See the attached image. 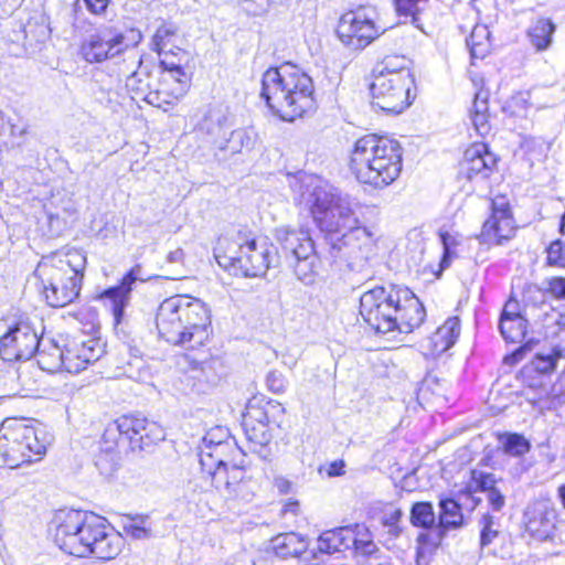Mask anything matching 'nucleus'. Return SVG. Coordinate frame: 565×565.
Here are the masks:
<instances>
[{"mask_svg":"<svg viewBox=\"0 0 565 565\" xmlns=\"http://www.w3.org/2000/svg\"><path fill=\"white\" fill-rule=\"evenodd\" d=\"M161 65L168 72L171 79H173L177 84H179V87L175 89L177 90L175 98H178L179 96H182L186 92L188 82H189L188 75L184 72V70L180 65L168 64L166 62H161Z\"/></svg>","mask_w":565,"mask_h":565,"instance_id":"nucleus-48","label":"nucleus"},{"mask_svg":"<svg viewBox=\"0 0 565 565\" xmlns=\"http://www.w3.org/2000/svg\"><path fill=\"white\" fill-rule=\"evenodd\" d=\"M547 290L558 299H565V277H553L547 281Z\"/></svg>","mask_w":565,"mask_h":565,"instance_id":"nucleus-54","label":"nucleus"},{"mask_svg":"<svg viewBox=\"0 0 565 565\" xmlns=\"http://www.w3.org/2000/svg\"><path fill=\"white\" fill-rule=\"evenodd\" d=\"M480 526V547L484 548L493 543L500 533L499 519L484 513L479 520Z\"/></svg>","mask_w":565,"mask_h":565,"instance_id":"nucleus-38","label":"nucleus"},{"mask_svg":"<svg viewBox=\"0 0 565 565\" xmlns=\"http://www.w3.org/2000/svg\"><path fill=\"white\" fill-rule=\"evenodd\" d=\"M513 318H524L520 303L515 299H509L501 312L500 319H513Z\"/></svg>","mask_w":565,"mask_h":565,"instance_id":"nucleus-55","label":"nucleus"},{"mask_svg":"<svg viewBox=\"0 0 565 565\" xmlns=\"http://www.w3.org/2000/svg\"><path fill=\"white\" fill-rule=\"evenodd\" d=\"M52 29L50 18L43 11L33 12L19 31L13 32L11 41L21 43L26 53L33 54L50 40Z\"/></svg>","mask_w":565,"mask_h":565,"instance_id":"nucleus-19","label":"nucleus"},{"mask_svg":"<svg viewBox=\"0 0 565 565\" xmlns=\"http://www.w3.org/2000/svg\"><path fill=\"white\" fill-rule=\"evenodd\" d=\"M495 163L497 158L488 150L487 145L475 143L465 151L460 173L469 180L478 175L488 178Z\"/></svg>","mask_w":565,"mask_h":565,"instance_id":"nucleus-24","label":"nucleus"},{"mask_svg":"<svg viewBox=\"0 0 565 565\" xmlns=\"http://www.w3.org/2000/svg\"><path fill=\"white\" fill-rule=\"evenodd\" d=\"M142 99L146 100L148 104L156 106L158 108H162L164 110H167L164 105L171 104V102L161 98L160 92H149L143 96Z\"/></svg>","mask_w":565,"mask_h":565,"instance_id":"nucleus-59","label":"nucleus"},{"mask_svg":"<svg viewBox=\"0 0 565 565\" xmlns=\"http://www.w3.org/2000/svg\"><path fill=\"white\" fill-rule=\"evenodd\" d=\"M231 465L214 466L211 469H202V472L210 477L212 486L225 495L230 487Z\"/></svg>","mask_w":565,"mask_h":565,"instance_id":"nucleus-41","label":"nucleus"},{"mask_svg":"<svg viewBox=\"0 0 565 565\" xmlns=\"http://www.w3.org/2000/svg\"><path fill=\"white\" fill-rule=\"evenodd\" d=\"M561 351L553 349L548 354H536L533 360L535 371L542 374L550 373L555 370L557 360L561 358Z\"/></svg>","mask_w":565,"mask_h":565,"instance_id":"nucleus-47","label":"nucleus"},{"mask_svg":"<svg viewBox=\"0 0 565 565\" xmlns=\"http://www.w3.org/2000/svg\"><path fill=\"white\" fill-rule=\"evenodd\" d=\"M340 41L352 50H363L379 36L374 22L361 12L349 11L338 23Z\"/></svg>","mask_w":565,"mask_h":565,"instance_id":"nucleus-18","label":"nucleus"},{"mask_svg":"<svg viewBox=\"0 0 565 565\" xmlns=\"http://www.w3.org/2000/svg\"><path fill=\"white\" fill-rule=\"evenodd\" d=\"M246 2H256L257 8L252 10L253 14H260L265 12L273 3L278 2V0H246Z\"/></svg>","mask_w":565,"mask_h":565,"instance_id":"nucleus-62","label":"nucleus"},{"mask_svg":"<svg viewBox=\"0 0 565 565\" xmlns=\"http://www.w3.org/2000/svg\"><path fill=\"white\" fill-rule=\"evenodd\" d=\"M266 384L273 393L281 394L286 391L287 380L281 372L270 371L266 376Z\"/></svg>","mask_w":565,"mask_h":565,"instance_id":"nucleus-53","label":"nucleus"},{"mask_svg":"<svg viewBox=\"0 0 565 565\" xmlns=\"http://www.w3.org/2000/svg\"><path fill=\"white\" fill-rule=\"evenodd\" d=\"M275 487L280 493L287 494L291 489V482L284 477H278L275 479Z\"/></svg>","mask_w":565,"mask_h":565,"instance_id":"nucleus-63","label":"nucleus"},{"mask_svg":"<svg viewBox=\"0 0 565 565\" xmlns=\"http://www.w3.org/2000/svg\"><path fill=\"white\" fill-rule=\"evenodd\" d=\"M104 348L97 339H88L81 343L73 342L66 348V372L79 373L104 354Z\"/></svg>","mask_w":565,"mask_h":565,"instance_id":"nucleus-25","label":"nucleus"},{"mask_svg":"<svg viewBox=\"0 0 565 565\" xmlns=\"http://www.w3.org/2000/svg\"><path fill=\"white\" fill-rule=\"evenodd\" d=\"M260 97L274 114L292 121L313 107V83L295 65L269 68L263 74Z\"/></svg>","mask_w":565,"mask_h":565,"instance_id":"nucleus-5","label":"nucleus"},{"mask_svg":"<svg viewBox=\"0 0 565 565\" xmlns=\"http://www.w3.org/2000/svg\"><path fill=\"white\" fill-rule=\"evenodd\" d=\"M284 413V408L280 404H273L271 402H267L265 405H259L254 402H249L246 412L243 416V423H265V424H274L275 414Z\"/></svg>","mask_w":565,"mask_h":565,"instance_id":"nucleus-33","label":"nucleus"},{"mask_svg":"<svg viewBox=\"0 0 565 565\" xmlns=\"http://www.w3.org/2000/svg\"><path fill=\"white\" fill-rule=\"evenodd\" d=\"M215 374L210 364L203 363L200 366L191 369L186 375L188 384H191V390L198 394H204L215 383Z\"/></svg>","mask_w":565,"mask_h":565,"instance_id":"nucleus-34","label":"nucleus"},{"mask_svg":"<svg viewBox=\"0 0 565 565\" xmlns=\"http://www.w3.org/2000/svg\"><path fill=\"white\" fill-rule=\"evenodd\" d=\"M356 541L354 526H343L323 532L318 540V551L321 553L333 554L350 550L352 543Z\"/></svg>","mask_w":565,"mask_h":565,"instance_id":"nucleus-27","label":"nucleus"},{"mask_svg":"<svg viewBox=\"0 0 565 565\" xmlns=\"http://www.w3.org/2000/svg\"><path fill=\"white\" fill-rule=\"evenodd\" d=\"M41 344L38 326L30 319H20L0 338V358L3 361H28Z\"/></svg>","mask_w":565,"mask_h":565,"instance_id":"nucleus-15","label":"nucleus"},{"mask_svg":"<svg viewBox=\"0 0 565 565\" xmlns=\"http://www.w3.org/2000/svg\"><path fill=\"white\" fill-rule=\"evenodd\" d=\"M239 454L234 440L230 438L228 430L216 427L209 431L202 440L200 448V465L202 469L214 466L233 465L235 455Z\"/></svg>","mask_w":565,"mask_h":565,"instance_id":"nucleus-17","label":"nucleus"},{"mask_svg":"<svg viewBox=\"0 0 565 565\" xmlns=\"http://www.w3.org/2000/svg\"><path fill=\"white\" fill-rule=\"evenodd\" d=\"M9 125V137L12 147H21L26 141L29 126L26 124H11Z\"/></svg>","mask_w":565,"mask_h":565,"instance_id":"nucleus-52","label":"nucleus"},{"mask_svg":"<svg viewBox=\"0 0 565 565\" xmlns=\"http://www.w3.org/2000/svg\"><path fill=\"white\" fill-rule=\"evenodd\" d=\"M527 320L525 318L500 319L499 330L507 342L521 343L526 334Z\"/></svg>","mask_w":565,"mask_h":565,"instance_id":"nucleus-36","label":"nucleus"},{"mask_svg":"<svg viewBox=\"0 0 565 565\" xmlns=\"http://www.w3.org/2000/svg\"><path fill=\"white\" fill-rule=\"evenodd\" d=\"M429 0H393L396 13L399 18L409 19L411 23L418 26V15L420 14L419 3Z\"/></svg>","mask_w":565,"mask_h":565,"instance_id":"nucleus-42","label":"nucleus"},{"mask_svg":"<svg viewBox=\"0 0 565 565\" xmlns=\"http://www.w3.org/2000/svg\"><path fill=\"white\" fill-rule=\"evenodd\" d=\"M271 547L280 558L297 557L307 550V542L299 534L289 532L274 537Z\"/></svg>","mask_w":565,"mask_h":565,"instance_id":"nucleus-29","label":"nucleus"},{"mask_svg":"<svg viewBox=\"0 0 565 565\" xmlns=\"http://www.w3.org/2000/svg\"><path fill=\"white\" fill-rule=\"evenodd\" d=\"M460 334V321L457 317L448 318L430 338L431 351L441 354L451 348Z\"/></svg>","mask_w":565,"mask_h":565,"instance_id":"nucleus-28","label":"nucleus"},{"mask_svg":"<svg viewBox=\"0 0 565 565\" xmlns=\"http://www.w3.org/2000/svg\"><path fill=\"white\" fill-rule=\"evenodd\" d=\"M140 265H136L124 276L118 286L104 290L99 296L104 305L111 310L116 324H119L122 320L125 308L130 299L132 285L137 280H146L140 276Z\"/></svg>","mask_w":565,"mask_h":565,"instance_id":"nucleus-22","label":"nucleus"},{"mask_svg":"<svg viewBox=\"0 0 565 565\" xmlns=\"http://www.w3.org/2000/svg\"><path fill=\"white\" fill-rule=\"evenodd\" d=\"M349 168L360 183L375 190L385 189L402 172L403 148L395 139L365 135L354 142Z\"/></svg>","mask_w":565,"mask_h":565,"instance_id":"nucleus-4","label":"nucleus"},{"mask_svg":"<svg viewBox=\"0 0 565 565\" xmlns=\"http://www.w3.org/2000/svg\"><path fill=\"white\" fill-rule=\"evenodd\" d=\"M87 10L95 15L105 13L110 0H83Z\"/></svg>","mask_w":565,"mask_h":565,"instance_id":"nucleus-58","label":"nucleus"},{"mask_svg":"<svg viewBox=\"0 0 565 565\" xmlns=\"http://www.w3.org/2000/svg\"><path fill=\"white\" fill-rule=\"evenodd\" d=\"M409 520L413 526L430 530L429 533H434L437 526L433 504L427 501L416 502L412 505Z\"/></svg>","mask_w":565,"mask_h":565,"instance_id":"nucleus-35","label":"nucleus"},{"mask_svg":"<svg viewBox=\"0 0 565 565\" xmlns=\"http://www.w3.org/2000/svg\"><path fill=\"white\" fill-rule=\"evenodd\" d=\"M53 537L65 553L78 557L94 554L113 559L121 551L122 537L110 529L107 520L83 510H60L55 513Z\"/></svg>","mask_w":565,"mask_h":565,"instance_id":"nucleus-1","label":"nucleus"},{"mask_svg":"<svg viewBox=\"0 0 565 565\" xmlns=\"http://www.w3.org/2000/svg\"><path fill=\"white\" fill-rule=\"evenodd\" d=\"M184 259V252L181 248H177L168 254L167 260L171 264H181Z\"/></svg>","mask_w":565,"mask_h":565,"instance_id":"nucleus-64","label":"nucleus"},{"mask_svg":"<svg viewBox=\"0 0 565 565\" xmlns=\"http://www.w3.org/2000/svg\"><path fill=\"white\" fill-rule=\"evenodd\" d=\"M42 430L22 419H7L0 428V466L14 469L39 461L46 452L47 440Z\"/></svg>","mask_w":565,"mask_h":565,"instance_id":"nucleus-10","label":"nucleus"},{"mask_svg":"<svg viewBox=\"0 0 565 565\" xmlns=\"http://www.w3.org/2000/svg\"><path fill=\"white\" fill-rule=\"evenodd\" d=\"M515 233L514 218L505 196H495L491 201V214L482 225L478 236L480 244L502 245Z\"/></svg>","mask_w":565,"mask_h":565,"instance_id":"nucleus-16","label":"nucleus"},{"mask_svg":"<svg viewBox=\"0 0 565 565\" xmlns=\"http://www.w3.org/2000/svg\"><path fill=\"white\" fill-rule=\"evenodd\" d=\"M126 87L129 92L135 94L134 98H143L149 88L148 76L142 77L141 73L134 72L127 77Z\"/></svg>","mask_w":565,"mask_h":565,"instance_id":"nucleus-49","label":"nucleus"},{"mask_svg":"<svg viewBox=\"0 0 565 565\" xmlns=\"http://www.w3.org/2000/svg\"><path fill=\"white\" fill-rule=\"evenodd\" d=\"M147 516L136 515L128 518L122 529L127 535L135 540H146L151 536V530L146 526Z\"/></svg>","mask_w":565,"mask_h":565,"instance_id":"nucleus-43","label":"nucleus"},{"mask_svg":"<svg viewBox=\"0 0 565 565\" xmlns=\"http://www.w3.org/2000/svg\"><path fill=\"white\" fill-rule=\"evenodd\" d=\"M555 29L552 20L540 18L529 29L527 36L537 51H544L551 46Z\"/></svg>","mask_w":565,"mask_h":565,"instance_id":"nucleus-32","label":"nucleus"},{"mask_svg":"<svg viewBox=\"0 0 565 565\" xmlns=\"http://www.w3.org/2000/svg\"><path fill=\"white\" fill-rule=\"evenodd\" d=\"M156 326L168 343L195 350L205 345L212 334L211 311L201 299L177 295L160 303Z\"/></svg>","mask_w":565,"mask_h":565,"instance_id":"nucleus-3","label":"nucleus"},{"mask_svg":"<svg viewBox=\"0 0 565 565\" xmlns=\"http://www.w3.org/2000/svg\"><path fill=\"white\" fill-rule=\"evenodd\" d=\"M217 264L234 276L258 277L266 274L276 258L275 246L265 237L236 241L220 239L215 248Z\"/></svg>","mask_w":565,"mask_h":565,"instance_id":"nucleus-8","label":"nucleus"},{"mask_svg":"<svg viewBox=\"0 0 565 565\" xmlns=\"http://www.w3.org/2000/svg\"><path fill=\"white\" fill-rule=\"evenodd\" d=\"M439 235L444 248L440 267L441 269H446L450 265L451 259L457 256L456 247L459 245L460 241L458 235L448 232H440Z\"/></svg>","mask_w":565,"mask_h":565,"instance_id":"nucleus-46","label":"nucleus"},{"mask_svg":"<svg viewBox=\"0 0 565 565\" xmlns=\"http://www.w3.org/2000/svg\"><path fill=\"white\" fill-rule=\"evenodd\" d=\"M141 40V33L129 30L122 33L114 28L105 26L92 34L82 45L85 60L89 63H98L121 54L128 47L137 45Z\"/></svg>","mask_w":565,"mask_h":565,"instance_id":"nucleus-13","label":"nucleus"},{"mask_svg":"<svg viewBox=\"0 0 565 565\" xmlns=\"http://www.w3.org/2000/svg\"><path fill=\"white\" fill-rule=\"evenodd\" d=\"M247 439L255 445H267L271 439L270 425L265 423H243Z\"/></svg>","mask_w":565,"mask_h":565,"instance_id":"nucleus-39","label":"nucleus"},{"mask_svg":"<svg viewBox=\"0 0 565 565\" xmlns=\"http://www.w3.org/2000/svg\"><path fill=\"white\" fill-rule=\"evenodd\" d=\"M463 524V514L460 504L454 499H441L439 501V516L434 533H420L417 537L419 544H427L437 547L447 530H456Z\"/></svg>","mask_w":565,"mask_h":565,"instance_id":"nucleus-21","label":"nucleus"},{"mask_svg":"<svg viewBox=\"0 0 565 565\" xmlns=\"http://www.w3.org/2000/svg\"><path fill=\"white\" fill-rule=\"evenodd\" d=\"M244 478H245L244 470L236 462L231 465L230 479H228L230 487H228V490H226L225 495L228 498L239 497L241 490L243 487V482H244Z\"/></svg>","mask_w":565,"mask_h":565,"instance_id":"nucleus-50","label":"nucleus"},{"mask_svg":"<svg viewBox=\"0 0 565 565\" xmlns=\"http://www.w3.org/2000/svg\"><path fill=\"white\" fill-rule=\"evenodd\" d=\"M546 252L550 265L565 267V243L563 241L555 239L550 244Z\"/></svg>","mask_w":565,"mask_h":565,"instance_id":"nucleus-51","label":"nucleus"},{"mask_svg":"<svg viewBox=\"0 0 565 565\" xmlns=\"http://www.w3.org/2000/svg\"><path fill=\"white\" fill-rule=\"evenodd\" d=\"M62 342L65 340L62 339ZM66 348L67 344L61 343L54 338L41 335V344L35 352L39 366L49 373L66 371Z\"/></svg>","mask_w":565,"mask_h":565,"instance_id":"nucleus-26","label":"nucleus"},{"mask_svg":"<svg viewBox=\"0 0 565 565\" xmlns=\"http://www.w3.org/2000/svg\"><path fill=\"white\" fill-rule=\"evenodd\" d=\"M85 257L77 253L52 254L38 264L34 275L39 278L49 306L63 308L75 301L82 288Z\"/></svg>","mask_w":565,"mask_h":565,"instance_id":"nucleus-6","label":"nucleus"},{"mask_svg":"<svg viewBox=\"0 0 565 565\" xmlns=\"http://www.w3.org/2000/svg\"><path fill=\"white\" fill-rule=\"evenodd\" d=\"M487 92L480 90L475 95L472 108L470 110V118L473 124L476 131L480 136H487L491 126L489 122V105H488Z\"/></svg>","mask_w":565,"mask_h":565,"instance_id":"nucleus-31","label":"nucleus"},{"mask_svg":"<svg viewBox=\"0 0 565 565\" xmlns=\"http://www.w3.org/2000/svg\"><path fill=\"white\" fill-rule=\"evenodd\" d=\"M499 443L505 454L514 457H521L531 449L530 441L524 436L516 433L501 435Z\"/></svg>","mask_w":565,"mask_h":565,"instance_id":"nucleus-37","label":"nucleus"},{"mask_svg":"<svg viewBox=\"0 0 565 565\" xmlns=\"http://www.w3.org/2000/svg\"><path fill=\"white\" fill-rule=\"evenodd\" d=\"M360 313L379 333L398 330L408 333L425 319V309L407 287L376 286L360 297Z\"/></svg>","mask_w":565,"mask_h":565,"instance_id":"nucleus-2","label":"nucleus"},{"mask_svg":"<svg viewBox=\"0 0 565 565\" xmlns=\"http://www.w3.org/2000/svg\"><path fill=\"white\" fill-rule=\"evenodd\" d=\"M497 480L492 473L484 472L481 470H471V481L468 486L469 490H479L483 492H490L495 489Z\"/></svg>","mask_w":565,"mask_h":565,"instance_id":"nucleus-44","label":"nucleus"},{"mask_svg":"<svg viewBox=\"0 0 565 565\" xmlns=\"http://www.w3.org/2000/svg\"><path fill=\"white\" fill-rule=\"evenodd\" d=\"M344 467H345V463L343 460H334V461L330 462L326 468L328 477L343 476L345 472Z\"/></svg>","mask_w":565,"mask_h":565,"instance_id":"nucleus-61","label":"nucleus"},{"mask_svg":"<svg viewBox=\"0 0 565 565\" xmlns=\"http://www.w3.org/2000/svg\"><path fill=\"white\" fill-rule=\"evenodd\" d=\"M375 234L360 222L328 242L333 263H345L350 269H359L374 255Z\"/></svg>","mask_w":565,"mask_h":565,"instance_id":"nucleus-12","label":"nucleus"},{"mask_svg":"<svg viewBox=\"0 0 565 565\" xmlns=\"http://www.w3.org/2000/svg\"><path fill=\"white\" fill-rule=\"evenodd\" d=\"M232 115L228 107L223 105L210 107L198 124V130L209 136L213 142L226 139L228 134H231L234 139L243 140L246 132L243 130H232Z\"/></svg>","mask_w":565,"mask_h":565,"instance_id":"nucleus-20","label":"nucleus"},{"mask_svg":"<svg viewBox=\"0 0 565 565\" xmlns=\"http://www.w3.org/2000/svg\"><path fill=\"white\" fill-rule=\"evenodd\" d=\"M415 81L405 76H373L370 85L372 106L387 114H399L412 104Z\"/></svg>","mask_w":565,"mask_h":565,"instance_id":"nucleus-14","label":"nucleus"},{"mask_svg":"<svg viewBox=\"0 0 565 565\" xmlns=\"http://www.w3.org/2000/svg\"><path fill=\"white\" fill-rule=\"evenodd\" d=\"M356 541L352 543L354 551L364 556H371L379 551L376 544L371 539L367 527L361 524L354 525Z\"/></svg>","mask_w":565,"mask_h":565,"instance_id":"nucleus-40","label":"nucleus"},{"mask_svg":"<svg viewBox=\"0 0 565 565\" xmlns=\"http://www.w3.org/2000/svg\"><path fill=\"white\" fill-rule=\"evenodd\" d=\"M487 500L493 511H501L505 505V498L498 488L487 493Z\"/></svg>","mask_w":565,"mask_h":565,"instance_id":"nucleus-57","label":"nucleus"},{"mask_svg":"<svg viewBox=\"0 0 565 565\" xmlns=\"http://www.w3.org/2000/svg\"><path fill=\"white\" fill-rule=\"evenodd\" d=\"M276 239L297 278L307 285L312 284L319 258L308 232L280 227L276 231Z\"/></svg>","mask_w":565,"mask_h":565,"instance_id":"nucleus-11","label":"nucleus"},{"mask_svg":"<svg viewBox=\"0 0 565 565\" xmlns=\"http://www.w3.org/2000/svg\"><path fill=\"white\" fill-rule=\"evenodd\" d=\"M403 516V512L401 509H393L391 511L385 512L383 518L384 526L396 525L399 523Z\"/></svg>","mask_w":565,"mask_h":565,"instance_id":"nucleus-60","label":"nucleus"},{"mask_svg":"<svg viewBox=\"0 0 565 565\" xmlns=\"http://www.w3.org/2000/svg\"><path fill=\"white\" fill-rule=\"evenodd\" d=\"M166 437L163 428L156 422L140 415H122L108 424L103 434V451L96 460V466L104 475L116 470L114 450L127 447L132 452L149 449Z\"/></svg>","mask_w":565,"mask_h":565,"instance_id":"nucleus-7","label":"nucleus"},{"mask_svg":"<svg viewBox=\"0 0 565 565\" xmlns=\"http://www.w3.org/2000/svg\"><path fill=\"white\" fill-rule=\"evenodd\" d=\"M556 510L546 501L534 502L524 512L526 532L536 540L552 539L555 531Z\"/></svg>","mask_w":565,"mask_h":565,"instance_id":"nucleus-23","label":"nucleus"},{"mask_svg":"<svg viewBox=\"0 0 565 565\" xmlns=\"http://www.w3.org/2000/svg\"><path fill=\"white\" fill-rule=\"evenodd\" d=\"M476 38H477V30H473L469 40L467 41V44L470 47V54H471L472 58H482V57H484V55L488 51V45L482 44V43H477Z\"/></svg>","mask_w":565,"mask_h":565,"instance_id":"nucleus-56","label":"nucleus"},{"mask_svg":"<svg viewBox=\"0 0 565 565\" xmlns=\"http://www.w3.org/2000/svg\"><path fill=\"white\" fill-rule=\"evenodd\" d=\"M411 61L404 55L385 56L373 70V76L402 77L405 76L409 81H415L409 68Z\"/></svg>","mask_w":565,"mask_h":565,"instance_id":"nucleus-30","label":"nucleus"},{"mask_svg":"<svg viewBox=\"0 0 565 565\" xmlns=\"http://www.w3.org/2000/svg\"><path fill=\"white\" fill-rule=\"evenodd\" d=\"M175 33L177 28L172 23L161 24L153 35V50L158 53L163 52L167 46L172 43Z\"/></svg>","mask_w":565,"mask_h":565,"instance_id":"nucleus-45","label":"nucleus"},{"mask_svg":"<svg viewBox=\"0 0 565 565\" xmlns=\"http://www.w3.org/2000/svg\"><path fill=\"white\" fill-rule=\"evenodd\" d=\"M307 203L315 224L326 235L327 242L360 222L349 195L327 182H319L312 188Z\"/></svg>","mask_w":565,"mask_h":565,"instance_id":"nucleus-9","label":"nucleus"}]
</instances>
